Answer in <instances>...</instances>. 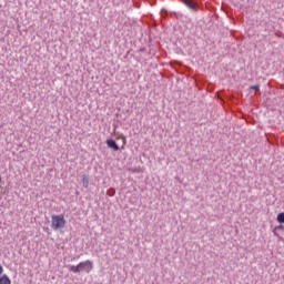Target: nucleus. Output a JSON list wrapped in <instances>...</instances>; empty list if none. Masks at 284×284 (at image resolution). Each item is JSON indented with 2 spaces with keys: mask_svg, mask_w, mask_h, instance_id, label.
<instances>
[{
  "mask_svg": "<svg viewBox=\"0 0 284 284\" xmlns=\"http://www.w3.org/2000/svg\"><path fill=\"white\" fill-rule=\"evenodd\" d=\"M277 223H284V212L277 214Z\"/></svg>",
  "mask_w": 284,
  "mask_h": 284,
  "instance_id": "nucleus-7",
  "label": "nucleus"
},
{
  "mask_svg": "<svg viewBox=\"0 0 284 284\" xmlns=\"http://www.w3.org/2000/svg\"><path fill=\"white\" fill-rule=\"evenodd\" d=\"M92 267H94V265L92 264V261L87 260L84 262H80L78 265L69 266V272H73V274H79L80 272H87V274H90V272H92Z\"/></svg>",
  "mask_w": 284,
  "mask_h": 284,
  "instance_id": "nucleus-1",
  "label": "nucleus"
},
{
  "mask_svg": "<svg viewBox=\"0 0 284 284\" xmlns=\"http://www.w3.org/2000/svg\"><path fill=\"white\" fill-rule=\"evenodd\" d=\"M3 274V266L0 264V276Z\"/></svg>",
  "mask_w": 284,
  "mask_h": 284,
  "instance_id": "nucleus-11",
  "label": "nucleus"
},
{
  "mask_svg": "<svg viewBox=\"0 0 284 284\" xmlns=\"http://www.w3.org/2000/svg\"><path fill=\"white\" fill-rule=\"evenodd\" d=\"M250 90H253L254 92H258L261 90V85H258V84L251 85Z\"/></svg>",
  "mask_w": 284,
  "mask_h": 284,
  "instance_id": "nucleus-8",
  "label": "nucleus"
},
{
  "mask_svg": "<svg viewBox=\"0 0 284 284\" xmlns=\"http://www.w3.org/2000/svg\"><path fill=\"white\" fill-rule=\"evenodd\" d=\"M51 226L53 230H63L65 227V217L61 215H52Z\"/></svg>",
  "mask_w": 284,
  "mask_h": 284,
  "instance_id": "nucleus-2",
  "label": "nucleus"
},
{
  "mask_svg": "<svg viewBox=\"0 0 284 284\" xmlns=\"http://www.w3.org/2000/svg\"><path fill=\"white\" fill-rule=\"evenodd\" d=\"M276 230H284V226H283V224H280V225H277V226H275L274 227V234H276Z\"/></svg>",
  "mask_w": 284,
  "mask_h": 284,
  "instance_id": "nucleus-10",
  "label": "nucleus"
},
{
  "mask_svg": "<svg viewBox=\"0 0 284 284\" xmlns=\"http://www.w3.org/2000/svg\"><path fill=\"white\" fill-rule=\"evenodd\" d=\"M0 284H12V280L6 274L0 276Z\"/></svg>",
  "mask_w": 284,
  "mask_h": 284,
  "instance_id": "nucleus-5",
  "label": "nucleus"
},
{
  "mask_svg": "<svg viewBox=\"0 0 284 284\" xmlns=\"http://www.w3.org/2000/svg\"><path fill=\"white\" fill-rule=\"evenodd\" d=\"M181 2L193 12H199V2L196 0H181Z\"/></svg>",
  "mask_w": 284,
  "mask_h": 284,
  "instance_id": "nucleus-3",
  "label": "nucleus"
},
{
  "mask_svg": "<svg viewBox=\"0 0 284 284\" xmlns=\"http://www.w3.org/2000/svg\"><path fill=\"white\" fill-rule=\"evenodd\" d=\"M105 144L108 145V148H110V150H113L114 152H119L120 150L119 144H116V141L112 139H108L105 141Z\"/></svg>",
  "mask_w": 284,
  "mask_h": 284,
  "instance_id": "nucleus-4",
  "label": "nucleus"
},
{
  "mask_svg": "<svg viewBox=\"0 0 284 284\" xmlns=\"http://www.w3.org/2000/svg\"><path fill=\"white\" fill-rule=\"evenodd\" d=\"M82 185H83V187H89V185H90V178H88V175H83L82 176Z\"/></svg>",
  "mask_w": 284,
  "mask_h": 284,
  "instance_id": "nucleus-6",
  "label": "nucleus"
},
{
  "mask_svg": "<svg viewBox=\"0 0 284 284\" xmlns=\"http://www.w3.org/2000/svg\"><path fill=\"white\" fill-rule=\"evenodd\" d=\"M160 16L162 17V19H165L168 17V10L162 9Z\"/></svg>",
  "mask_w": 284,
  "mask_h": 284,
  "instance_id": "nucleus-9",
  "label": "nucleus"
}]
</instances>
